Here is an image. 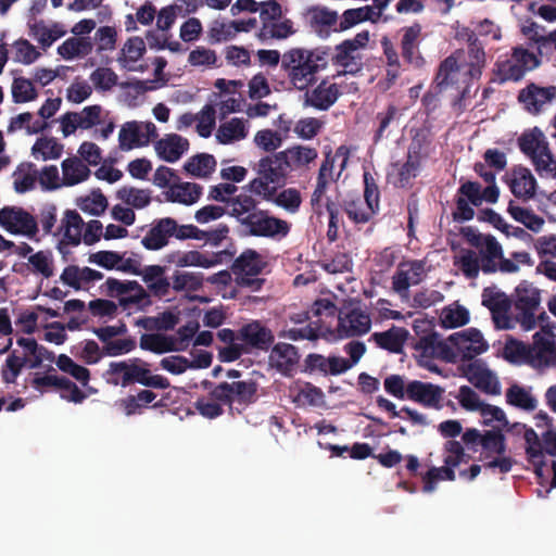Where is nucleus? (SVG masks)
<instances>
[{
    "instance_id": "nucleus-1",
    "label": "nucleus",
    "mask_w": 556,
    "mask_h": 556,
    "mask_svg": "<svg viewBox=\"0 0 556 556\" xmlns=\"http://www.w3.org/2000/svg\"><path fill=\"white\" fill-rule=\"evenodd\" d=\"M467 42V61L465 64H458L456 53L444 59L438 70L435 83L440 89L457 85L459 76L463 75V83L471 84L481 78L483 68L486 65L484 42L480 40L475 31H463Z\"/></svg>"
},
{
    "instance_id": "nucleus-2",
    "label": "nucleus",
    "mask_w": 556,
    "mask_h": 556,
    "mask_svg": "<svg viewBox=\"0 0 556 556\" xmlns=\"http://www.w3.org/2000/svg\"><path fill=\"white\" fill-rule=\"evenodd\" d=\"M329 63V48H291L282 54L281 68L290 86L303 91L316 85L317 74Z\"/></svg>"
},
{
    "instance_id": "nucleus-3",
    "label": "nucleus",
    "mask_w": 556,
    "mask_h": 556,
    "mask_svg": "<svg viewBox=\"0 0 556 556\" xmlns=\"http://www.w3.org/2000/svg\"><path fill=\"white\" fill-rule=\"evenodd\" d=\"M414 330L418 339L413 343L418 364L432 372L440 374L434 359H442L447 363H455L453 348L445 341L440 340V336L426 320H416Z\"/></svg>"
},
{
    "instance_id": "nucleus-4",
    "label": "nucleus",
    "mask_w": 556,
    "mask_h": 556,
    "mask_svg": "<svg viewBox=\"0 0 556 556\" xmlns=\"http://www.w3.org/2000/svg\"><path fill=\"white\" fill-rule=\"evenodd\" d=\"M541 292L533 283L522 280L515 289V320L522 330L530 331L538 325V320L548 319V316L542 311L538 316L540 308Z\"/></svg>"
},
{
    "instance_id": "nucleus-5",
    "label": "nucleus",
    "mask_w": 556,
    "mask_h": 556,
    "mask_svg": "<svg viewBox=\"0 0 556 556\" xmlns=\"http://www.w3.org/2000/svg\"><path fill=\"white\" fill-rule=\"evenodd\" d=\"M500 192L494 187L482 186L478 181L467 180L463 182L457 190L455 200L456 210L453 212L455 222L471 220L475 216L472 206H480L484 201L488 203H496Z\"/></svg>"
},
{
    "instance_id": "nucleus-6",
    "label": "nucleus",
    "mask_w": 556,
    "mask_h": 556,
    "mask_svg": "<svg viewBox=\"0 0 556 556\" xmlns=\"http://www.w3.org/2000/svg\"><path fill=\"white\" fill-rule=\"evenodd\" d=\"M518 146L522 153L529 156L540 176L551 175L556 177V159L552 154L548 142L541 129L534 127L523 132L518 139Z\"/></svg>"
},
{
    "instance_id": "nucleus-7",
    "label": "nucleus",
    "mask_w": 556,
    "mask_h": 556,
    "mask_svg": "<svg viewBox=\"0 0 556 556\" xmlns=\"http://www.w3.org/2000/svg\"><path fill=\"white\" fill-rule=\"evenodd\" d=\"M369 31L362 30L353 38L345 39L334 47V53L331 62L334 66L341 67L339 75H357L363 71L364 56L361 50L366 48L369 42Z\"/></svg>"
},
{
    "instance_id": "nucleus-8",
    "label": "nucleus",
    "mask_w": 556,
    "mask_h": 556,
    "mask_svg": "<svg viewBox=\"0 0 556 556\" xmlns=\"http://www.w3.org/2000/svg\"><path fill=\"white\" fill-rule=\"evenodd\" d=\"M210 397L223 403L232 409L233 405L242 408L257 401V383L250 380L223 381L213 387L210 391Z\"/></svg>"
},
{
    "instance_id": "nucleus-9",
    "label": "nucleus",
    "mask_w": 556,
    "mask_h": 556,
    "mask_svg": "<svg viewBox=\"0 0 556 556\" xmlns=\"http://www.w3.org/2000/svg\"><path fill=\"white\" fill-rule=\"evenodd\" d=\"M189 224L180 225L173 217L154 219L141 239V244L149 251H159L167 247L172 238L188 240Z\"/></svg>"
},
{
    "instance_id": "nucleus-10",
    "label": "nucleus",
    "mask_w": 556,
    "mask_h": 556,
    "mask_svg": "<svg viewBox=\"0 0 556 556\" xmlns=\"http://www.w3.org/2000/svg\"><path fill=\"white\" fill-rule=\"evenodd\" d=\"M244 236L281 239L290 232V224L273 216L268 211L257 208L253 214L247 215L240 225Z\"/></svg>"
},
{
    "instance_id": "nucleus-11",
    "label": "nucleus",
    "mask_w": 556,
    "mask_h": 556,
    "mask_svg": "<svg viewBox=\"0 0 556 556\" xmlns=\"http://www.w3.org/2000/svg\"><path fill=\"white\" fill-rule=\"evenodd\" d=\"M266 265V261L257 251L247 249L233 261L231 270L240 279L239 285L257 291L261 289L264 279L255 277L263 271Z\"/></svg>"
},
{
    "instance_id": "nucleus-12",
    "label": "nucleus",
    "mask_w": 556,
    "mask_h": 556,
    "mask_svg": "<svg viewBox=\"0 0 556 556\" xmlns=\"http://www.w3.org/2000/svg\"><path fill=\"white\" fill-rule=\"evenodd\" d=\"M447 341L451 343L450 346L453 348L455 363L458 361L470 363L477 359V355L484 353L489 348L488 342L477 328H467L454 332L447 338Z\"/></svg>"
},
{
    "instance_id": "nucleus-13",
    "label": "nucleus",
    "mask_w": 556,
    "mask_h": 556,
    "mask_svg": "<svg viewBox=\"0 0 556 556\" xmlns=\"http://www.w3.org/2000/svg\"><path fill=\"white\" fill-rule=\"evenodd\" d=\"M0 225L12 235L34 238L38 232L36 218L22 207H2L0 210Z\"/></svg>"
},
{
    "instance_id": "nucleus-14",
    "label": "nucleus",
    "mask_w": 556,
    "mask_h": 556,
    "mask_svg": "<svg viewBox=\"0 0 556 556\" xmlns=\"http://www.w3.org/2000/svg\"><path fill=\"white\" fill-rule=\"evenodd\" d=\"M157 137V129L152 122H126L118 134L119 148L128 151L137 147L148 146Z\"/></svg>"
},
{
    "instance_id": "nucleus-15",
    "label": "nucleus",
    "mask_w": 556,
    "mask_h": 556,
    "mask_svg": "<svg viewBox=\"0 0 556 556\" xmlns=\"http://www.w3.org/2000/svg\"><path fill=\"white\" fill-rule=\"evenodd\" d=\"M421 143L420 141L413 140L407 149V156L404 163L393 164L395 173L391 174L393 177L392 184L396 188H408L412 186L421 167Z\"/></svg>"
},
{
    "instance_id": "nucleus-16",
    "label": "nucleus",
    "mask_w": 556,
    "mask_h": 556,
    "mask_svg": "<svg viewBox=\"0 0 556 556\" xmlns=\"http://www.w3.org/2000/svg\"><path fill=\"white\" fill-rule=\"evenodd\" d=\"M479 255L481 257L480 270L484 274H494L497 270L514 274L519 270L515 262L504 257L502 245L495 238L488 240L486 249H481Z\"/></svg>"
},
{
    "instance_id": "nucleus-17",
    "label": "nucleus",
    "mask_w": 556,
    "mask_h": 556,
    "mask_svg": "<svg viewBox=\"0 0 556 556\" xmlns=\"http://www.w3.org/2000/svg\"><path fill=\"white\" fill-rule=\"evenodd\" d=\"M462 370L468 381L477 389L491 395L501 394V384L497 377L486 367L483 361L475 359L463 364Z\"/></svg>"
},
{
    "instance_id": "nucleus-18",
    "label": "nucleus",
    "mask_w": 556,
    "mask_h": 556,
    "mask_svg": "<svg viewBox=\"0 0 556 556\" xmlns=\"http://www.w3.org/2000/svg\"><path fill=\"white\" fill-rule=\"evenodd\" d=\"M407 400L421 405L425 408L440 410L443 408L444 388L431 382L420 380L408 381Z\"/></svg>"
},
{
    "instance_id": "nucleus-19",
    "label": "nucleus",
    "mask_w": 556,
    "mask_h": 556,
    "mask_svg": "<svg viewBox=\"0 0 556 556\" xmlns=\"http://www.w3.org/2000/svg\"><path fill=\"white\" fill-rule=\"evenodd\" d=\"M371 319L368 313L355 307L338 315L337 333L341 339L361 337L369 332Z\"/></svg>"
},
{
    "instance_id": "nucleus-20",
    "label": "nucleus",
    "mask_w": 556,
    "mask_h": 556,
    "mask_svg": "<svg viewBox=\"0 0 556 556\" xmlns=\"http://www.w3.org/2000/svg\"><path fill=\"white\" fill-rule=\"evenodd\" d=\"M304 91V106H311L319 111L329 110L341 96L340 87L336 83L323 79L313 89L307 88Z\"/></svg>"
},
{
    "instance_id": "nucleus-21",
    "label": "nucleus",
    "mask_w": 556,
    "mask_h": 556,
    "mask_svg": "<svg viewBox=\"0 0 556 556\" xmlns=\"http://www.w3.org/2000/svg\"><path fill=\"white\" fill-rule=\"evenodd\" d=\"M238 340L249 349L267 351L274 343L275 337L269 328L258 320H253L239 329Z\"/></svg>"
},
{
    "instance_id": "nucleus-22",
    "label": "nucleus",
    "mask_w": 556,
    "mask_h": 556,
    "mask_svg": "<svg viewBox=\"0 0 556 556\" xmlns=\"http://www.w3.org/2000/svg\"><path fill=\"white\" fill-rule=\"evenodd\" d=\"M85 223L81 216L75 210H66L61 225L55 229L54 236L63 235L58 249L63 253V244L78 245L83 239V227Z\"/></svg>"
},
{
    "instance_id": "nucleus-23",
    "label": "nucleus",
    "mask_w": 556,
    "mask_h": 556,
    "mask_svg": "<svg viewBox=\"0 0 556 556\" xmlns=\"http://www.w3.org/2000/svg\"><path fill=\"white\" fill-rule=\"evenodd\" d=\"M556 99V86L539 87L530 84L518 94V100L531 113H539L543 105Z\"/></svg>"
},
{
    "instance_id": "nucleus-24",
    "label": "nucleus",
    "mask_w": 556,
    "mask_h": 556,
    "mask_svg": "<svg viewBox=\"0 0 556 556\" xmlns=\"http://www.w3.org/2000/svg\"><path fill=\"white\" fill-rule=\"evenodd\" d=\"M283 162V157L279 155V152L271 153L262 157L258 161L255 169L257 175L269 179L273 185L282 186L285 185L287 176L290 173Z\"/></svg>"
},
{
    "instance_id": "nucleus-25",
    "label": "nucleus",
    "mask_w": 556,
    "mask_h": 556,
    "mask_svg": "<svg viewBox=\"0 0 556 556\" xmlns=\"http://www.w3.org/2000/svg\"><path fill=\"white\" fill-rule=\"evenodd\" d=\"M424 264L420 261L401 263L392 277V289L403 294L408 291L412 285H418L421 280Z\"/></svg>"
},
{
    "instance_id": "nucleus-26",
    "label": "nucleus",
    "mask_w": 556,
    "mask_h": 556,
    "mask_svg": "<svg viewBox=\"0 0 556 556\" xmlns=\"http://www.w3.org/2000/svg\"><path fill=\"white\" fill-rule=\"evenodd\" d=\"M421 30L422 26L418 22L401 29V52L404 61L408 64L419 65L422 60L419 53Z\"/></svg>"
},
{
    "instance_id": "nucleus-27",
    "label": "nucleus",
    "mask_w": 556,
    "mask_h": 556,
    "mask_svg": "<svg viewBox=\"0 0 556 556\" xmlns=\"http://www.w3.org/2000/svg\"><path fill=\"white\" fill-rule=\"evenodd\" d=\"M147 366L148 364L139 358H136L131 364L127 362H112L109 365V374L118 375L122 374L121 384L127 387L134 382L143 386V381L148 378L150 370L141 365Z\"/></svg>"
},
{
    "instance_id": "nucleus-28",
    "label": "nucleus",
    "mask_w": 556,
    "mask_h": 556,
    "mask_svg": "<svg viewBox=\"0 0 556 556\" xmlns=\"http://www.w3.org/2000/svg\"><path fill=\"white\" fill-rule=\"evenodd\" d=\"M298 349L289 343L279 342L274 345L269 355L270 365L285 376L290 375L299 363Z\"/></svg>"
},
{
    "instance_id": "nucleus-29",
    "label": "nucleus",
    "mask_w": 556,
    "mask_h": 556,
    "mask_svg": "<svg viewBox=\"0 0 556 556\" xmlns=\"http://www.w3.org/2000/svg\"><path fill=\"white\" fill-rule=\"evenodd\" d=\"M279 155L283 157V164L289 172H294L307 168L311 163L315 162L318 157V151L312 147L294 144L280 151Z\"/></svg>"
},
{
    "instance_id": "nucleus-30",
    "label": "nucleus",
    "mask_w": 556,
    "mask_h": 556,
    "mask_svg": "<svg viewBox=\"0 0 556 556\" xmlns=\"http://www.w3.org/2000/svg\"><path fill=\"white\" fill-rule=\"evenodd\" d=\"M533 366L548 364L556 354V342L551 331L542 329L533 334V342L529 344Z\"/></svg>"
},
{
    "instance_id": "nucleus-31",
    "label": "nucleus",
    "mask_w": 556,
    "mask_h": 556,
    "mask_svg": "<svg viewBox=\"0 0 556 556\" xmlns=\"http://www.w3.org/2000/svg\"><path fill=\"white\" fill-rule=\"evenodd\" d=\"M309 26L320 37L327 38L338 27V13L326 7H312L308 10Z\"/></svg>"
},
{
    "instance_id": "nucleus-32",
    "label": "nucleus",
    "mask_w": 556,
    "mask_h": 556,
    "mask_svg": "<svg viewBox=\"0 0 556 556\" xmlns=\"http://www.w3.org/2000/svg\"><path fill=\"white\" fill-rule=\"evenodd\" d=\"M188 148V140L177 134L166 135L155 143L157 155L168 163L178 161Z\"/></svg>"
},
{
    "instance_id": "nucleus-33",
    "label": "nucleus",
    "mask_w": 556,
    "mask_h": 556,
    "mask_svg": "<svg viewBox=\"0 0 556 556\" xmlns=\"http://www.w3.org/2000/svg\"><path fill=\"white\" fill-rule=\"evenodd\" d=\"M408 338V330L396 326H392L382 332H374L370 337L380 349L396 354L403 351V346Z\"/></svg>"
},
{
    "instance_id": "nucleus-34",
    "label": "nucleus",
    "mask_w": 556,
    "mask_h": 556,
    "mask_svg": "<svg viewBox=\"0 0 556 556\" xmlns=\"http://www.w3.org/2000/svg\"><path fill=\"white\" fill-rule=\"evenodd\" d=\"M536 180L528 168L518 167L511 173L509 188L517 198L529 200L535 193Z\"/></svg>"
},
{
    "instance_id": "nucleus-35",
    "label": "nucleus",
    "mask_w": 556,
    "mask_h": 556,
    "mask_svg": "<svg viewBox=\"0 0 556 556\" xmlns=\"http://www.w3.org/2000/svg\"><path fill=\"white\" fill-rule=\"evenodd\" d=\"M379 18L380 12H376L375 8L371 5L349 9L343 12L338 27L334 28V33L348 30L353 26L366 21L376 23Z\"/></svg>"
},
{
    "instance_id": "nucleus-36",
    "label": "nucleus",
    "mask_w": 556,
    "mask_h": 556,
    "mask_svg": "<svg viewBox=\"0 0 556 556\" xmlns=\"http://www.w3.org/2000/svg\"><path fill=\"white\" fill-rule=\"evenodd\" d=\"M235 252L228 249L220 251L216 254L215 258H208L206 255L199 251L180 252V256L177 260L178 267L187 266H199L203 268H210L223 261V256L230 261L233 258Z\"/></svg>"
},
{
    "instance_id": "nucleus-37",
    "label": "nucleus",
    "mask_w": 556,
    "mask_h": 556,
    "mask_svg": "<svg viewBox=\"0 0 556 556\" xmlns=\"http://www.w3.org/2000/svg\"><path fill=\"white\" fill-rule=\"evenodd\" d=\"M230 233V228L227 224L220 223L212 229H200L198 226L189 224L188 240L203 241L204 244L211 247H219Z\"/></svg>"
},
{
    "instance_id": "nucleus-38",
    "label": "nucleus",
    "mask_w": 556,
    "mask_h": 556,
    "mask_svg": "<svg viewBox=\"0 0 556 556\" xmlns=\"http://www.w3.org/2000/svg\"><path fill=\"white\" fill-rule=\"evenodd\" d=\"M202 194V187L194 182L174 184L166 192V199L170 202L191 205L195 203Z\"/></svg>"
},
{
    "instance_id": "nucleus-39",
    "label": "nucleus",
    "mask_w": 556,
    "mask_h": 556,
    "mask_svg": "<svg viewBox=\"0 0 556 556\" xmlns=\"http://www.w3.org/2000/svg\"><path fill=\"white\" fill-rule=\"evenodd\" d=\"M93 43L90 37H71L58 48V53L65 60H73L90 54Z\"/></svg>"
},
{
    "instance_id": "nucleus-40",
    "label": "nucleus",
    "mask_w": 556,
    "mask_h": 556,
    "mask_svg": "<svg viewBox=\"0 0 556 556\" xmlns=\"http://www.w3.org/2000/svg\"><path fill=\"white\" fill-rule=\"evenodd\" d=\"M63 184L75 186L88 179L90 169L76 156L67 157L62 162Z\"/></svg>"
},
{
    "instance_id": "nucleus-41",
    "label": "nucleus",
    "mask_w": 556,
    "mask_h": 556,
    "mask_svg": "<svg viewBox=\"0 0 556 556\" xmlns=\"http://www.w3.org/2000/svg\"><path fill=\"white\" fill-rule=\"evenodd\" d=\"M400 117V110L394 104H389L383 111L378 112L375 116L374 124L376 129L374 131L372 140L378 143L383 138L388 137L391 132V126Z\"/></svg>"
},
{
    "instance_id": "nucleus-42",
    "label": "nucleus",
    "mask_w": 556,
    "mask_h": 556,
    "mask_svg": "<svg viewBox=\"0 0 556 556\" xmlns=\"http://www.w3.org/2000/svg\"><path fill=\"white\" fill-rule=\"evenodd\" d=\"M156 399V394L150 390H140L136 395H128L116 402V405L126 416L141 414Z\"/></svg>"
},
{
    "instance_id": "nucleus-43",
    "label": "nucleus",
    "mask_w": 556,
    "mask_h": 556,
    "mask_svg": "<svg viewBox=\"0 0 556 556\" xmlns=\"http://www.w3.org/2000/svg\"><path fill=\"white\" fill-rule=\"evenodd\" d=\"M140 348L155 354H164L178 350L175 339L162 333H143L140 337Z\"/></svg>"
},
{
    "instance_id": "nucleus-44",
    "label": "nucleus",
    "mask_w": 556,
    "mask_h": 556,
    "mask_svg": "<svg viewBox=\"0 0 556 556\" xmlns=\"http://www.w3.org/2000/svg\"><path fill=\"white\" fill-rule=\"evenodd\" d=\"M152 304L149 292L136 280H132L129 287V293L118 300V305L123 309H144Z\"/></svg>"
},
{
    "instance_id": "nucleus-45",
    "label": "nucleus",
    "mask_w": 556,
    "mask_h": 556,
    "mask_svg": "<svg viewBox=\"0 0 556 556\" xmlns=\"http://www.w3.org/2000/svg\"><path fill=\"white\" fill-rule=\"evenodd\" d=\"M507 212L516 222L534 232H539L545 224L543 217L534 214L532 210L516 205L513 200L508 203Z\"/></svg>"
},
{
    "instance_id": "nucleus-46",
    "label": "nucleus",
    "mask_w": 556,
    "mask_h": 556,
    "mask_svg": "<svg viewBox=\"0 0 556 556\" xmlns=\"http://www.w3.org/2000/svg\"><path fill=\"white\" fill-rule=\"evenodd\" d=\"M294 34L293 25L290 20L274 21L270 23H263L256 37L260 41L266 42L269 39H286Z\"/></svg>"
},
{
    "instance_id": "nucleus-47",
    "label": "nucleus",
    "mask_w": 556,
    "mask_h": 556,
    "mask_svg": "<svg viewBox=\"0 0 556 556\" xmlns=\"http://www.w3.org/2000/svg\"><path fill=\"white\" fill-rule=\"evenodd\" d=\"M503 356L513 364L526 363L533 366L529 344L511 337L505 342Z\"/></svg>"
},
{
    "instance_id": "nucleus-48",
    "label": "nucleus",
    "mask_w": 556,
    "mask_h": 556,
    "mask_svg": "<svg viewBox=\"0 0 556 556\" xmlns=\"http://www.w3.org/2000/svg\"><path fill=\"white\" fill-rule=\"evenodd\" d=\"M116 197L125 204L137 210L144 208L151 202V191L149 189H138L129 186L118 189Z\"/></svg>"
},
{
    "instance_id": "nucleus-49",
    "label": "nucleus",
    "mask_w": 556,
    "mask_h": 556,
    "mask_svg": "<svg viewBox=\"0 0 556 556\" xmlns=\"http://www.w3.org/2000/svg\"><path fill=\"white\" fill-rule=\"evenodd\" d=\"M216 167L213 155L201 153L190 157L184 165L185 170L195 177H208Z\"/></svg>"
},
{
    "instance_id": "nucleus-50",
    "label": "nucleus",
    "mask_w": 556,
    "mask_h": 556,
    "mask_svg": "<svg viewBox=\"0 0 556 556\" xmlns=\"http://www.w3.org/2000/svg\"><path fill=\"white\" fill-rule=\"evenodd\" d=\"M229 215L241 225L247 215L253 214L257 207V201L251 195L241 193L232 197L229 201Z\"/></svg>"
},
{
    "instance_id": "nucleus-51",
    "label": "nucleus",
    "mask_w": 556,
    "mask_h": 556,
    "mask_svg": "<svg viewBox=\"0 0 556 556\" xmlns=\"http://www.w3.org/2000/svg\"><path fill=\"white\" fill-rule=\"evenodd\" d=\"M248 135L243 119L233 117L219 126L216 137L220 143L227 144L236 140L244 139Z\"/></svg>"
},
{
    "instance_id": "nucleus-52",
    "label": "nucleus",
    "mask_w": 556,
    "mask_h": 556,
    "mask_svg": "<svg viewBox=\"0 0 556 556\" xmlns=\"http://www.w3.org/2000/svg\"><path fill=\"white\" fill-rule=\"evenodd\" d=\"M506 402L509 405L525 410H534L538 405L536 399L529 391L518 384H513L507 389Z\"/></svg>"
},
{
    "instance_id": "nucleus-53",
    "label": "nucleus",
    "mask_w": 556,
    "mask_h": 556,
    "mask_svg": "<svg viewBox=\"0 0 556 556\" xmlns=\"http://www.w3.org/2000/svg\"><path fill=\"white\" fill-rule=\"evenodd\" d=\"M203 276L200 273L175 271L172 278V288L176 292H194L202 288Z\"/></svg>"
},
{
    "instance_id": "nucleus-54",
    "label": "nucleus",
    "mask_w": 556,
    "mask_h": 556,
    "mask_svg": "<svg viewBox=\"0 0 556 556\" xmlns=\"http://www.w3.org/2000/svg\"><path fill=\"white\" fill-rule=\"evenodd\" d=\"M63 152V146L60 144L54 138H39L36 140L31 148V154L36 159L56 160Z\"/></svg>"
},
{
    "instance_id": "nucleus-55",
    "label": "nucleus",
    "mask_w": 556,
    "mask_h": 556,
    "mask_svg": "<svg viewBox=\"0 0 556 556\" xmlns=\"http://www.w3.org/2000/svg\"><path fill=\"white\" fill-rule=\"evenodd\" d=\"M455 479L456 475L451 466L444 464V466L441 467H431L422 477V491L426 493H431L435 490V484L438 481H454Z\"/></svg>"
},
{
    "instance_id": "nucleus-56",
    "label": "nucleus",
    "mask_w": 556,
    "mask_h": 556,
    "mask_svg": "<svg viewBox=\"0 0 556 556\" xmlns=\"http://www.w3.org/2000/svg\"><path fill=\"white\" fill-rule=\"evenodd\" d=\"M470 455L465 453L464 446L456 440H447L443 445V463L453 469L467 464Z\"/></svg>"
},
{
    "instance_id": "nucleus-57",
    "label": "nucleus",
    "mask_w": 556,
    "mask_h": 556,
    "mask_svg": "<svg viewBox=\"0 0 556 556\" xmlns=\"http://www.w3.org/2000/svg\"><path fill=\"white\" fill-rule=\"evenodd\" d=\"M65 376H58L55 369L50 366L47 374H36L31 380V387L40 393L48 392L50 389L62 390Z\"/></svg>"
},
{
    "instance_id": "nucleus-58",
    "label": "nucleus",
    "mask_w": 556,
    "mask_h": 556,
    "mask_svg": "<svg viewBox=\"0 0 556 556\" xmlns=\"http://www.w3.org/2000/svg\"><path fill=\"white\" fill-rule=\"evenodd\" d=\"M482 305L490 309L491 314L498 312L509 313L510 301L504 292L494 291L485 288L482 292Z\"/></svg>"
},
{
    "instance_id": "nucleus-59",
    "label": "nucleus",
    "mask_w": 556,
    "mask_h": 556,
    "mask_svg": "<svg viewBox=\"0 0 556 556\" xmlns=\"http://www.w3.org/2000/svg\"><path fill=\"white\" fill-rule=\"evenodd\" d=\"M454 264L462 270L468 279H476L480 271V261L473 250H462Z\"/></svg>"
},
{
    "instance_id": "nucleus-60",
    "label": "nucleus",
    "mask_w": 556,
    "mask_h": 556,
    "mask_svg": "<svg viewBox=\"0 0 556 556\" xmlns=\"http://www.w3.org/2000/svg\"><path fill=\"white\" fill-rule=\"evenodd\" d=\"M342 208L354 224H366L375 216L374 213L368 212L365 203L359 198L344 200Z\"/></svg>"
},
{
    "instance_id": "nucleus-61",
    "label": "nucleus",
    "mask_w": 556,
    "mask_h": 556,
    "mask_svg": "<svg viewBox=\"0 0 556 556\" xmlns=\"http://www.w3.org/2000/svg\"><path fill=\"white\" fill-rule=\"evenodd\" d=\"M12 99L14 103H26L34 101L37 97V90L31 80L25 77H16L12 83Z\"/></svg>"
},
{
    "instance_id": "nucleus-62",
    "label": "nucleus",
    "mask_w": 556,
    "mask_h": 556,
    "mask_svg": "<svg viewBox=\"0 0 556 556\" xmlns=\"http://www.w3.org/2000/svg\"><path fill=\"white\" fill-rule=\"evenodd\" d=\"M80 210L93 216L102 215L108 208V200L100 189L92 190L90 195L81 198L78 203Z\"/></svg>"
},
{
    "instance_id": "nucleus-63",
    "label": "nucleus",
    "mask_w": 556,
    "mask_h": 556,
    "mask_svg": "<svg viewBox=\"0 0 556 556\" xmlns=\"http://www.w3.org/2000/svg\"><path fill=\"white\" fill-rule=\"evenodd\" d=\"M496 75L501 83L508 80L518 81L523 78L525 71L521 68L522 65L510 59L496 62Z\"/></svg>"
},
{
    "instance_id": "nucleus-64",
    "label": "nucleus",
    "mask_w": 556,
    "mask_h": 556,
    "mask_svg": "<svg viewBox=\"0 0 556 556\" xmlns=\"http://www.w3.org/2000/svg\"><path fill=\"white\" fill-rule=\"evenodd\" d=\"M34 273L40 274L43 278H50L54 274L53 256L50 251H38L28 257Z\"/></svg>"
}]
</instances>
